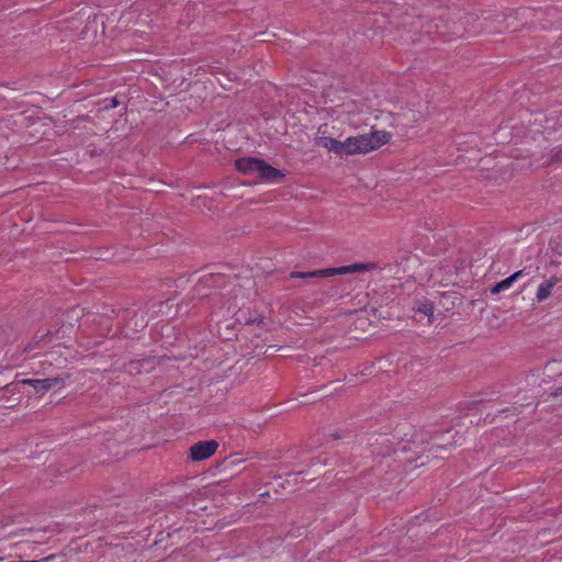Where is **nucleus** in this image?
<instances>
[{
    "label": "nucleus",
    "mask_w": 562,
    "mask_h": 562,
    "mask_svg": "<svg viewBox=\"0 0 562 562\" xmlns=\"http://www.w3.org/2000/svg\"><path fill=\"white\" fill-rule=\"evenodd\" d=\"M261 321H262V318H260V319H257V318H255V319H248V321H247V324H254V323H257V322H258V323H260Z\"/></svg>",
    "instance_id": "12"
},
{
    "label": "nucleus",
    "mask_w": 562,
    "mask_h": 562,
    "mask_svg": "<svg viewBox=\"0 0 562 562\" xmlns=\"http://www.w3.org/2000/svg\"><path fill=\"white\" fill-rule=\"evenodd\" d=\"M553 285H554V283H541L537 291V295H536L537 300L539 302L546 300L550 295V293L553 289Z\"/></svg>",
    "instance_id": "8"
},
{
    "label": "nucleus",
    "mask_w": 562,
    "mask_h": 562,
    "mask_svg": "<svg viewBox=\"0 0 562 562\" xmlns=\"http://www.w3.org/2000/svg\"><path fill=\"white\" fill-rule=\"evenodd\" d=\"M417 313H420L428 317V321L430 322V317L434 314V304L427 299L417 300L414 303L413 307Z\"/></svg>",
    "instance_id": "7"
},
{
    "label": "nucleus",
    "mask_w": 562,
    "mask_h": 562,
    "mask_svg": "<svg viewBox=\"0 0 562 562\" xmlns=\"http://www.w3.org/2000/svg\"><path fill=\"white\" fill-rule=\"evenodd\" d=\"M53 355H54V352H49V353L46 355V357L53 358Z\"/></svg>",
    "instance_id": "15"
},
{
    "label": "nucleus",
    "mask_w": 562,
    "mask_h": 562,
    "mask_svg": "<svg viewBox=\"0 0 562 562\" xmlns=\"http://www.w3.org/2000/svg\"><path fill=\"white\" fill-rule=\"evenodd\" d=\"M369 108L358 100L348 99L333 106V126L331 132L328 125L319 128V135L315 138L318 146L334 153L338 156H349L357 154H367L387 144L391 134L386 131H373L367 134L347 137L345 140H338L345 130L344 126L359 127L364 123L363 114Z\"/></svg>",
    "instance_id": "1"
},
{
    "label": "nucleus",
    "mask_w": 562,
    "mask_h": 562,
    "mask_svg": "<svg viewBox=\"0 0 562 562\" xmlns=\"http://www.w3.org/2000/svg\"><path fill=\"white\" fill-rule=\"evenodd\" d=\"M513 283H495V285L491 289L492 294H498L502 291L508 290Z\"/></svg>",
    "instance_id": "9"
},
{
    "label": "nucleus",
    "mask_w": 562,
    "mask_h": 562,
    "mask_svg": "<svg viewBox=\"0 0 562 562\" xmlns=\"http://www.w3.org/2000/svg\"><path fill=\"white\" fill-rule=\"evenodd\" d=\"M525 276H528V273L525 272V270H519L513 274H510L509 277H507L506 279H504L503 281H508V282H512V281H516V279L520 278V277H525Z\"/></svg>",
    "instance_id": "10"
},
{
    "label": "nucleus",
    "mask_w": 562,
    "mask_h": 562,
    "mask_svg": "<svg viewBox=\"0 0 562 562\" xmlns=\"http://www.w3.org/2000/svg\"><path fill=\"white\" fill-rule=\"evenodd\" d=\"M50 344H53V333L49 329H38L25 347L24 351L26 353H31L37 349L45 348Z\"/></svg>",
    "instance_id": "6"
},
{
    "label": "nucleus",
    "mask_w": 562,
    "mask_h": 562,
    "mask_svg": "<svg viewBox=\"0 0 562 562\" xmlns=\"http://www.w3.org/2000/svg\"><path fill=\"white\" fill-rule=\"evenodd\" d=\"M555 395H561L562 394V386L561 387H558L557 391L554 392Z\"/></svg>",
    "instance_id": "13"
},
{
    "label": "nucleus",
    "mask_w": 562,
    "mask_h": 562,
    "mask_svg": "<svg viewBox=\"0 0 562 562\" xmlns=\"http://www.w3.org/2000/svg\"><path fill=\"white\" fill-rule=\"evenodd\" d=\"M385 268H386L387 270H390V271L393 269L392 265H389V263H386V265H385Z\"/></svg>",
    "instance_id": "14"
},
{
    "label": "nucleus",
    "mask_w": 562,
    "mask_h": 562,
    "mask_svg": "<svg viewBox=\"0 0 562 562\" xmlns=\"http://www.w3.org/2000/svg\"><path fill=\"white\" fill-rule=\"evenodd\" d=\"M382 266L374 261L355 262L335 268L318 269L312 271L292 272L291 277L295 279H327L337 276L356 274L362 277H375Z\"/></svg>",
    "instance_id": "2"
},
{
    "label": "nucleus",
    "mask_w": 562,
    "mask_h": 562,
    "mask_svg": "<svg viewBox=\"0 0 562 562\" xmlns=\"http://www.w3.org/2000/svg\"><path fill=\"white\" fill-rule=\"evenodd\" d=\"M69 375H58L46 379H26L22 382L32 386L37 393H45L55 387H61Z\"/></svg>",
    "instance_id": "5"
},
{
    "label": "nucleus",
    "mask_w": 562,
    "mask_h": 562,
    "mask_svg": "<svg viewBox=\"0 0 562 562\" xmlns=\"http://www.w3.org/2000/svg\"><path fill=\"white\" fill-rule=\"evenodd\" d=\"M217 448L216 440L199 441L190 447L188 456L192 461H203L214 456Z\"/></svg>",
    "instance_id": "4"
},
{
    "label": "nucleus",
    "mask_w": 562,
    "mask_h": 562,
    "mask_svg": "<svg viewBox=\"0 0 562 562\" xmlns=\"http://www.w3.org/2000/svg\"><path fill=\"white\" fill-rule=\"evenodd\" d=\"M137 366H138V362H131L130 363V370L132 371V370L136 369Z\"/></svg>",
    "instance_id": "11"
},
{
    "label": "nucleus",
    "mask_w": 562,
    "mask_h": 562,
    "mask_svg": "<svg viewBox=\"0 0 562 562\" xmlns=\"http://www.w3.org/2000/svg\"><path fill=\"white\" fill-rule=\"evenodd\" d=\"M235 165L239 172L260 178L267 182H272L283 177V173L280 170L258 158H240L236 160Z\"/></svg>",
    "instance_id": "3"
}]
</instances>
